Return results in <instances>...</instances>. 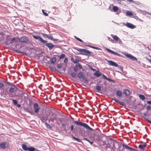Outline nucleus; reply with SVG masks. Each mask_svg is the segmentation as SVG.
<instances>
[{
	"label": "nucleus",
	"instance_id": "53",
	"mask_svg": "<svg viewBox=\"0 0 151 151\" xmlns=\"http://www.w3.org/2000/svg\"><path fill=\"white\" fill-rule=\"evenodd\" d=\"M74 129V126L73 125H71V126L70 129L71 131H72Z\"/></svg>",
	"mask_w": 151,
	"mask_h": 151
},
{
	"label": "nucleus",
	"instance_id": "6",
	"mask_svg": "<svg viewBox=\"0 0 151 151\" xmlns=\"http://www.w3.org/2000/svg\"><path fill=\"white\" fill-rule=\"evenodd\" d=\"M33 37L35 39L38 40L39 41L43 43H46L47 42V41L44 40L42 39L41 37L40 36H37L34 35H32Z\"/></svg>",
	"mask_w": 151,
	"mask_h": 151
},
{
	"label": "nucleus",
	"instance_id": "52",
	"mask_svg": "<svg viewBox=\"0 0 151 151\" xmlns=\"http://www.w3.org/2000/svg\"><path fill=\"white\" fill-rule=\"evenodd\" d=\"M89 68L91 70H92L93 71H94V69L91 66H89Z\"/></svg>",
	"mask_w": 151,
	"mask_h": 151
},
{
	"label": "nucleus",
	"instance_id": "26",
	"mask_svg": "<svg viewBox=\"0 0 151 151\" xmlns=\"http://www.w3.org/2000/svg\"><path fill=\"white\" fill-rule=\"evenodd\" d=\"M83 76V73L82 72H80L78 74V77L79 78H81Z\"/></svg>",
	"mask_w": 151,
	"mask_h": 151
},
{
	"label": "nucleus",
	"instance_id": "60",
	"mask_svg": "<svg viewBox=\"0 0 151 151\" xmlns=\"http://www.w3.org/2000/svg\"><path fill=\"white\" fill-rule=\"evenodd\" d=\"M16 52L18 53H22L19 50H17Z\"/></svg>",
	"mask_w": 151,
	"mask_h": 151
},
{
	"label": "nucleus",
	"instance_id": "19",
	"mask_svg": "<svg viewBox=\"0 0 151 151\" xmlns=\"http://www.w3.org/2000/svg\"><path fill=\"white\" fill-rule=\"evenodd\" d=\"M123 93L126 96H128L130 94L129 91L127 89H124V90Z\"/></svg>",
	"mask_w": 151,
	"mask_h": 151
},
{
	"label": "nucleus",
	"instance_id": "39",
	"mask_svg": "<svg viewBox=\"0 0 151 151\" xmlns=\"http://www.w3.org/2000/svg\"><path fill=\"white\" fill-rule=\"evenodd\" d=\"M71 76L73 78H74L76 76V74L75 73L72 72L71 73Z\"/></svg>",
	"mask_w": 151,
	"mask_h": 151
},
{
	"label": "nucleus",
	"instance_id": "18",
	"mask_svg": "<svg viewBox=\"0 0 151 151\" xmlns=\"http://www.w3.org/2000/svg\"><path fill=\"white\" fill-rule=\"evenodd\" d=\"M46 45L50 49H52L54 47V45L51 43H47V42L45 43Z\"/></svg>",
	"mask_w": 151,
	"mask_h": 151
},
{
	"label": "nucleus",
	"instance_id": "42",
	"mask_svg": "<svg viewBox=\"0 0 151 151\" xmlns=\"http://www.w3.org/2000/svg\"><path fill=\"white\" fill-rule=\"evenodd\" d=\"M75 39H76L77 40H78V41H79L80 42H83V41L81 40V39H80V38H79L76 37V36H75Z\"/></svg>",
	"mask_w": 151,
	"mask_h": 151
},
{
	"label": "nucleus",
	"instance_id": "45",
	"mask_svg": "<svg viewBox=\"0 0 151 151\" xmlns=\"http://www.w3.org/2000/svg\"><path fill=\"white\" fill-rule=\"evenodd\" d=\"M73 70L74 72H77L78 70V68L76 66L73 68Z\"/></svg>",
	"mask_w": 151,
	"mask_h": 151
},
{
	"label": "nucleus",
	"instance_id": "4",
	"mask_svg": "<svg viewBox=\"0 0 151 151\" xmlns=\"http://www.w3.org/2000/svg\"><path fill=\"white\" fill-rule=\"evenodd\" d=\"M77 50L81 52V53L86 55H89L91 54V52L88 50L85 49H77Z\"/></svg>",
	"mask_w": 151,
	"mask_h": 151
},
{
	"label": "nucleus",
	"instance_id": "49",
	"mask_svg": "<svg viewBox=\"0 0 151 151\" xmlns=\"http://www.w3.org/2000/svg\"><path fill=\"white\" fill-rule=\"evenodd\" d=\"M42 12L43 14L45 16H48V14L46 13L43 10H42Z\"/></svg>",
	"mask_w": 151,
	"mask_h": 151
},
{
	"label": "nucleus",
	"instance_id": "35",
	"mask_svg": "<svg viewBox=\"0 0 151 151\" xmlns=\"http://www.w3.org/2000/svg\"><path fill=\"white\" fill-rule=\"evenodd\" d=\"M76 66L77 67H78L79 69H81L82 68V66L81 65V64L79 63H78L76 65Z\"/></svg>",
	"mask_w": 151,
	"mask_h": 151
},
{
	"label": "nucleus",
	"instance_id": "15",
	"mask_svg": "<svg viewBox=\"0 0 151 151\" xmlns=\"http://www.w3.org/2000/svg\"><path fill=\"white\" fill-rule=\"evenodd\" d=\"M122 145L124 147H125L127 150H129L131 151H135V150L134 149L129 147L127 145L123 144Z\"/></svg>",
	"mask_w": 151,
	"mask_h": 151
},
{
	"label": "nucleus",
	"instance_id": "24",
	"mask_svg": "<svg viewBox=\"0 0 151 151\" xmlns=\"http://www.w3.org/2000/svg\"><path fill=\"white\" fill-rule=\"evenodd\" d=\"M102 75L104 79L107 80L109 81H112V80L111 79L107 77L105 75H104L102 74Z\"/></svg>",
	"mask_w": 151,
	"mask_h": 151
},
{
	"label": "nucleus",
	"instance_id": "12",
	"mask_svg": "<svg viewBox=\"0 0 151 151\" xmlns=\"http://www.w3.org/2000/svg\"><path fill=\"white\" fill-rule=\"evenodd\" d=\"M125 55L127 57L131 60H133L134 61H137L138 60L137 58L136 57L133 56L130 54H125Z\"/></svg>",
	"mask_w": 151,
	"mask_h": 151
},
{
	"label": "nucleus",
	"instance_id": "38",
	"mask_svg": "<svg viewBox=\"0 0 151 151\" xmlns=\"http://www.w3.org/2000/svg\"><path fill=\"white\" fill-rule=\"evenodd\" d=\"M101 86H99L97 85L96 87V89L98 91H100L101 90Z\"/></svg>",
	"mask_w": 151,
	"mask_h": 151
},
{
	"label": "nucleus",
	"instance_id": "7",
	"mask_svg": "<svg viewBox=\"0 0 151 151\" xmlns=\"http://www.w3.org/2000/svg\"><path fill=\"white\" fill-rule=\"evenodd\" d=\"M122 26H126L127 27L131 29H133L136 27L135 26L131 23L127 22L126 23H123Z\"/></svg>",
	"mask_w": 151,
	"mask_h": 151
},
{
	"label": "nucleus",
	"instance_id": "44",
	"mask_svg": "<svg viewBox=\"0 0 151 151\" xmlns=\"http://www.w3.org/2000/svg\"><path fill=\"white\" fill-rule=\"evenodd\" d=\"M107 38H108V39L110 41H111V42H114V40H112L111 38H110V37H107Z\"/></svg>",
	"mask_w": 151,
	"mask_h": 151
},
{
	"label": "nucleus",
	"instance_id": "47",
	"mask_svg": "<svg viewBox=\"0 0 151 151\" xmlns=\"http://www.w3.org/2000/svg\"><path fill=\"white\" fill-rule=\"evenodd\" d=\"M116 41L118 42V43L119 44H122V42L119 38L118 39V40H117Z\"/></svg>",
	"mask_w": 151,
	"mask_h": 151
},
{
	"label": "nucleus",
	"instance_id": "33",
	"mask_svg": "<svg viewBox=\"0 0 151 151\" xmlns=\"http://www.w3.org/2000/svg\"><path fill=\"white\" fill-rule=\"evenodd\" d=\"M72 137L74 139H75L78 142H81V139L75 137L73 135H72Z\"/></svg>",
	"mask_w": 151,
	"mask_h": 151
},
{
	"label": "nucleus",
	"instance_id": "27",
	"mask_svg": "<svg viewBox=\"0 0 151 151\" xmlns=\"http://www.w3.org/2000/svg\"><path fill=\"white\" fill-rule=\"evenodd\" d=\"M22 147L23 149L25 151H27L28 149V147H27V145L24 144L22 145Z\"/></svg>",
	"mask_w": 151,
	"mask_h": 151
},
{
	"label": "nucleus",
	"instance_id": "5",
	"mask_svg": "<svg viewBox=\"0 0 151 151\" xmlns=\"http://www.w3.org/2000/svg\"><path fill=\"white\" fill-rule=\"evenodd\" d=\"M9 144L7 141H3L0 144V147L1 148L4 149L6 147H9Z\"/></svg>",
	"mask_w": 151,
	"mask_h": 151
},
{
	"label": "nucleus",
	"instance_id": "59",
	"mask_svg": "<svg viewBox=\"0 0 151 151\" xmlns=\"http://www.w3.org/2000/svg\"><path fill=\"white\" fill-rule=\"evenodd\" d=\"M78 59H77L75 61H73V62L74 63H77V62H78Z\"/></svg>",
	"mask_w": 151,
	"mask_h": 151
},
{
	"label": "nucleus",
	"instance_id": "63",
	"mask_svg": "<svg viewBox=\"0 0 151 151\" xmlns=\"http://www.w3.org/2000/svg\"><path fill=\"white\" fill-rule=\"evenodd\" d=\"M47 35V34H43V36H44V37H46V35Z\"/></svg>",
	"mask_w": 151,
	"mask_h": 151
},
{
	"label": "nucleus",
	"instance_id": "30",
	"mask_svg": "<svg viewBox=\"0 0 151 151\" xmlns=\"http://www.w3.org/2000/svg\"><path fill=\"white\" fill-rule=\"evenodd\" d=\"M133 15L132 13L130 11H127L126 13V15L127 16H131Z\"/></svg>",
	"mask_w": 151,
	"mask_h": 151
},
{
	"label": "nucleus",
	"instance_id": "40",
	"mask_svg": "<svg viewBox=\"0 0 151 151\" xmlns=\"http://www.w3.org/2000/svg\"><path fill=\"white\" fill-rule=\"evenodd\" d=\"M12 101L14 105H16L17 104V102L16 100H12Z\"/></svg>",
	"mask_w": 151,
	"mask_h": 151
},
{
	"label": "nucleus",
	"instance_id": "1",
	"mask_svg": "<svg viewBox=\"0 0 151 151\" xmlns=\"http://www.w3.org/2000/svg\"><path fill=\"white\" fill-rule=\"evenodd\" d=\"M95 129V150L96 151H99L100 150H106L107 147L105 142L103 140L102 135L100 131L97 128Z\"/></svg>",
	"mask_w": 151,
	"mask_h": 151
},
{
	"label": "nucleus",
	"instance_id": "64",
	"mask_svg": "<svg viewBox=\"0 0 151 151\" xmlns=\"http://www.w3.org/2000/svg\"><path fill=\"white\" fill-rule=\"evenodd\" d=\"M148 61L149 62L151 63V59H149Z\"/></svg>",
	"mask_w": 151,
	"mask_h": 151
},
{
	"label": "nucleus",
	"instance_id": "48",
	"mask_svg": "<svg viewBox=\"0 0 151 151\" xmlns=\"http://www.w3.org/2000/svg\"><path fill=\"white\" fill-rule=\"evenodd\" d=\"M57 121H58V122H60V123H62V122H63V120H62V119H60V118H59V119H57Z\"/></svg>",
	"mask_w": 151,
	"mask_h": 151
},
{
	"label": "nucleus",
	"instance_id": "37",
	"mask_svg": "<svg viewBox=\"0 0 151 151\" xmlns=\"http://www.w3.org/2000/svg\"><path fill=\"white\" fill-rule=\"evenodd\" d=\"M118 8L116 6H114L113 8V10L115 12L117 11L118 10Z\"/></svg>",
	"mask_w": 151,
	"mask_h": 151
},
{
	"label": "nucleus",
	"instance_id": "28",
	"mask_svg": "<svg viewBox=\"0 0 151 151\" xmlns=\"http://www.w3.org/2000/svg\"><path fill=\"white\" fill-rule=\"evenodd\" d=\"M146 147V145L145 144L143 145H139L138 146V147L139 149H143L144 148Z\"/></svg>",
	"mask_w": 151,
	"mask_h": 151
},
{
	"label": "nucleus",
	"instance_id": "25",
	"mask_svg": "<svg viewBox=\"0 0 151 151\" xmlns=\"http://www.w3.org/2000/svg\"><path fill=\"white\" fill-rule=\"evenodd\" d=\"M102 75L104 79L107 80L109 81H112V80L111 79L107 77L105 75H104L102 74Z\"/></svg>",
	"mask_w": 151,
	"mask_h": 151
},
{
	"label": "nucleus",
	"instance_id": "13",
	"mask_svg": "<svg viewBox=\"0 0 151 151\" xmlns=\"http://www.w3.org/2000/svg\"><path fill=\"white\" fill-rule=\"evenodd\" d=\"M12 87H10L9 89V92L10 93H13L15 91L17 90L18 88L15 85H12Z\"/></svg>",
	"mask_w": 151,
	"mask_h": 151
},
{
	"label": "nucleus",
	"instance_id": "3",
	"mask_svg": "<svg viewBox=\"0 0 151 151\" xmlns=\"http://www.w3.org/2000/svg\"><path fill=\"white\" fill-rule=\"evenodd\" d=\"M6 40L7 41H6V45H8L9 43L12 44L13 43L16 42V39L17 38V37H14L10 40L11 39V37L10 36L7 35H6Z\"/></svg>",
	"mask_w": 151,
	"mask_h": 151
},
{
	"label": "nucleus",
	"instance_id": "9",
	"mask_svg": "<svg viewBox=\"0 0 151 151\" xmlns=\"http://www.w3.org/2000/svg\"><path fill=\"white\" fill-rule=\"evenodd\" d=\"M28 38L25 36L21 37L19 39V42H22L27 43L28 42Z\"/></svg>",
	"mask_w": 151,
	"mask_h": 151
},
{
	"label": "nucleus",
	"instance_id": "21",
	"mask_svg": "<svg viewBox=\"0 0 151 151\" xmlns=\"http://www.w3.org/2000/svg\"><path fill=\"white\" fill-rule=\"evenodd\" d=\"M46 37L52 40H53L54 41H57V39H54L53 38V36L52 35H46Z\"/></svg>",
	"mask_w": 151,
	"mask_h": 151
},
{
	"label": "nucleus",
	"instance_id": "61",
	"mask_svg": "<svg viewBox=\"0 0 151 151\" xmlns=\"http://www.w3.org/2000/svg\"><path fill=\"white\" fill-rule=\"evenodd\" d=\"M95 49L97 50H101V49L99 48H98L97 47H95Z\"/></svg>",
	"mask_w": 151,
	"mask_h": 151
},
{
	"label": "nucleus",
	"instance_id": "22",
	"mask_svg": "<svg viewBox=\"0 0 151 151\" xmlns=\"http://www.w3.org/2000/svg\"><path fill=\"white\" fill-rule=\"evenodd\" d=\"M54 120H56L57 122V124L58 125L60 124V123L59 122H58V121H57V118L56 117H54L53 118H51L49 120V121H51L52 122H54Z\"/></svg>",
	"mask_w": 151,
	"mask_h": 151
},
{
	"label": "nucleus",
	"instance_id": "32",
	"mask_svg": "<svg viewBox=\"0 0 151 151\" xmlns=\"http://www.w3.org/2000/svg\"><path fill=\"white\" fill-rule=\"evenodd\" d=\"M139 97L140 99H142V100H145V96L144 95L142 94L139 95Z\"/></svg>",
	"mask_w": 151,
	"mask_h": 151
},
{
	"label": "nucleus",
	"instance_id": "31",
	"mask_svg": "<svg viewBox=\"0 0 151 151\" xmlns=\"http://www.w3.org/2000/svg\"><path fill=\"white\" fill-rule=\"evenodd\" d=\"M56 61V58L55 57H53L52 59L51 63L53 64L55 63Z\"/></svg>",
	"mask_w": 151,
	"mask_h": 151
},
{
	"label": "nucleus",
	"instance_id": "50",
	"mask_svg": "<svg viewBox=\"0 0 151 151\" xmlns=\"http://www.w3.org/2000/svg\"><path fill=\"white\" fill-rule=\"evenodd\" d=\"M4 84L2 83H0V89H1L4 86Z\"/></svg>",
	"mask_w": 151,
	"mask_h": 151
},
{
	"label": "nucleus",
	"instance_id": "57",
	"mask_svg": "<svg viewBox=\"0 0 151 151\" xmlns=\"http://www.w3.org/2000/svg\"><path fill=\"white\" fill-rule=\"evenodd\" d=\"M68 59L67 58H65L64 60V62L65 63L66 62L68 61Z\"/></svg>",
	"mask_w": 151,
	"mask_h": 151
},
{
	"label": "nucleus",
	"instance_id": "58",
	"mask_svg": "<svg viewBox=\"0 0 151 151\" xmlns=\"http://www.w3.org/2000/svg\"><path fill=\"white\" fill-rule=\"evenodd\" d=\"M147 103L148 104L151 105V101H147Z\"/></svg>",
	"mask_w": 151,
	"mask_h": 151
},
{
	"label": "nucleus",
	"instance_id": "11",
	"mask_svg": "<svg viewBox=\"0 0 151 151\" xmlns=\"http://www.w3.org/2000/svg\"><path fill=\"white\" fill-rule=\"evenodd\" d=\"M40 119L43 122H44L46 121L47 120L48 116L46 114H43L40 118Z\"/></svg>",
	"mask_w": 151,
	"mask_h": 151
},
{
	"label": "nucleus",
	"instance_id": "46",
	"mask_svg": "<svg viewBox=\"0 0 151 151\" xmlns=\"http://www.w3.org/2000/svg\"><path fill=\"white\" fill-rule=\"evenodd\" d=\"M62 66L61 64H58L57 65V68L58 69H60L62 68Z\"/></svg>",
	"mask_w": 151,
	"mask_h": 151
},
{
	"label": "nucleus",
	"instance_id": "62",
	"mask_svg": "<svg viewBox=\"0 0 151 151\" xmlns=\"http://www.w3.org/2000/svg\"><path fill=\"white\" fill-rule=\"evenodd\" d=\"M17 106L18 107H21V105L20 104H18L17 105Z\"/></svg>",
	"mask_w": 151,
	"mask_h": 151
},
{
	"label": "nucleus",
	"instance_id": "23",
	"mask_svg": "<svg viewBox=\"0 0 151 151\" xmlns=\"http://www.w3.org/2000/svg\"><path fill=\"white\" fill-rule=\"evenodd\" d=\"M111 36L116 41L118 40V39L119 38L116 35H113L111 34Z\"/></svg>",
	"mask_w": 151,
	"mask_h": 151
},
{
	"label": "nucleus",
	"instance_id": "10",
	"mask_svg": "<svg viewBox=\"0 0 151 151\" xmlns=\"http://www.w3.org/2000/svg\"><path fill=\"white\" fill-rule=\"evenodd\" d=\"M105 59L109 63V65L113 66L116 67H118V65L115 62H113L112 60H108L106 59Z\"/></svg>",
	"mask_w": 151,
	"mask_h": 151
},
{
	"label": "nucleus",
	"instance_id": "20",
	"mask_svg": "<svg viewBox=\"0 0 151 151\" xmlns=\"http://www.w3.org/2000/svg\"><path fill=\"white\" fill-rule=\"evenodd\" d=\"M116 94L119 97H120L122 96V93L121 91L120 90H117L116 91Z\"/></svg>",
	"mask_w": 151,
	"mask_h": 151
},
{
	"label": "nucleus",
	"instance_id": "55",
	"mask_svg": "<svg viewBox=\"0 0 151 151\" xmlns=\"http://www.w3.org/2000/svg\"><path fill=\"white\" fill-rule=\"evenodd\" d=\"M28 112L30 113L31 114H33L34 113L33 111H28Z\"/></svg>",
	"mask_w": 151,
	"mask_h": 151
},
{
	"label": "nucleus",
	"instance_id": "41",
	"mask_svg": "<svg viewBox=\"0 0 151 151\" xmlns=\"http://www.w3.org/2000/svg\"><path fill=\"white\" fill-rule=\"evenodd\" d=\"M4 82L5 83H6L9 85V86H12V85H14L12 83H10V82H6V81H4Z\"/></svg>",
	"mask_w": 151,
	"mask_h": 151
},
{
	"label": "nucleus",
	"instance_id": "16",
	"mask_svg": "<svg viewBox=\"0 0 151 151\" xmlns=\"http://www.w3.org/2000/svg\"><path fill=\"white\" fill-rule=\"evenodd\" d=\"M113 100H114L115 102L119 104L120 105L124 106L125 105V104L123 102H121L120 101L117 99L115 98H114L113 99Z\"/></svg>",
	"mask_w": 151,
	"mask_h": 151
},
{
	"label": "nucleus",
	"instance_id": "2",
	"mask_svg": "<svg viewBox=\"0 0 151 151\" xmlns=\"http://www.w3.org/2000/svg\"><path fill=\"white\" fill-rule=\"evenodd\" d=\"M73 122L78 125L83 127L86 129L90 130H92V129L89 127L87 124L85 123L81 122H79L77 121H74Z\"/></svg>",
	"mask_w": 151,
	"mask_h": 151
},
{
	"label": "nucleus",
	"instance_id": "36",
	"mask_svg": "<svg viewBox=\"0 0 151 151\" xmlns=\"http://www.w3.org/2000/svg\"><path fill=\"white\" fill-rule=\"evenodd\" d=\"M99 106V105H98L97 104H96V105L95 104V106H96V107H95V113L98 112V110L97 106Z\"/></svg>",
	"mask_w": 151,
	"mask_h": 151
},
{
	"label": "nucleus",
	"instance_id": "14",
	"mask_svg": "<svg viewBox=\"0 0 151 151\" xmlns=\"http://www.w3.org/2000/svg\"><path fill=\"white\" fill-rule=\"evenodd\" d=\"M105 49L106 50H107L109 52L111 53L112 54L116 55L119 57L121 56V55L120 54H118L114 51L107 48H105Z\"/></svg>",
	"mask_w": 151,
	"mask_h": 151
},
{
	"label": "nucleus",
	"instance_id": "29",
	"mask_svg": "<svg viewBox=\"0 0 151 151\" xmlns=\"http://www.w3.org/2000/svg\"><path fill=\"white\" fill-rule=\"evenodd\" d=\"M35 148L32 147H28L27 150L29 151H35Z\"/></svg>",
	"mask_w": 151,
	"mask_h": 151
},
{
	"label": "nucleus",
	"instance_id": "34",
	"mask_svg": "<svg viewBox=\"0 0 151 151\" xmlns=\"http://www.w3.org/2000/svg\"><path fill=\"white\" fill-rule=\"evenodd\" d=\"M45 124L46 127L47 128L50 129H51L52 128L51 126L50 125V124H48L46 122L45 123Z\"/></svg>",
	"mask_w": 151,
	"mask_h": 151
},
{
	"label": "nucleus",
	"instance_id": "43",
	"mask_svg": "<svg viewBox=\"0 0 151 151\" xmlns=\"http://www.w3.org/2000/svg\"><path fill=\"white\" fill-rule=\"evenodd\" d=\"M65 55L64 54H62L60 55V59H61L62 58H65Z\"/></svg>",
	"mask_w": 151,
	"mask_h": 151
},
{
	"label": "nucleus",
	"instance_id": "54",
	"mask_svg": "<svg viewBox=\"0 0 151 151\" xmlns=\"http://www.w3.org/2000/svg\"><path fill=\"white\" fill-rule=\"evenodd\" d=\"M61 123L62 127H63L65 126V124L64 123L62 122V123Z\"/></svg>",
	"mask_w": 151,
	"mask_h": 151
},
{
	"label": "nucleus",
	"instance_id": "8",
	"mask_svg": "<svg viewBox=\"0 0 151 151\" xmlns=\"http://www.w3.org/2000/svg\"><path fill=\"white\" fill-rule=\"evenodd\" d=\"M33 108L35 112L37 114L40 110V107L38 104L36 103H35L33 105Z\"/></svg>",
	"mask_w": 151,
	"mask_h": 151
},
{
	"label": "nucleus",
	"instance_id": "56",
	"mask_svg": "<svg viewBox=\"0 0 151 151\" xmlns=\"http://www.w3.org/2000/svg\"><path fill=\"white\" fill-rule=\"evenodd\" d=\"M146 121L147 122L151 124V121L148 119H147Z\"/></svg>",
	"mask_w": 151,
	"mask_h": 151
},
{
	"label": "nucleus",
	"instance_id": "17",
	"mask_svg": "<svg viewBox=\"0 0 151 151\" xmlns=\"http://www.w3.org/2000/svg\"><path fill=\"white\" fill-rule=\"evenodd\" d=\"M102 74V73L100 71L96 70L95 69V76L97 77H99L101 76Z\"/></svg>",
	"mask_w": 151,
	"mask_h": 151
},
{
	"label": "nucleus",
	"instance_id": "51",
	"mask_svg": "<svg viewBox=\"0 0 151 151\" xmlns=\"http://www.w3.org/2000/svg\"><path fill=\"white\" fill-rule=\"evenodd\" d=\"M147 110H150L151 109V106H148L147 107Z\"/></svg>",
	"mask_w": 151,
	"mask_h": 151
}]
</instances>
